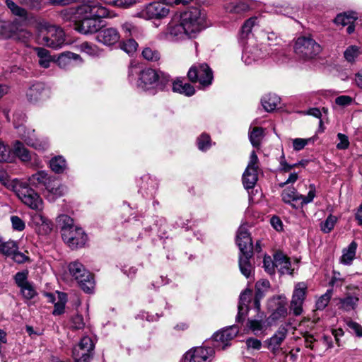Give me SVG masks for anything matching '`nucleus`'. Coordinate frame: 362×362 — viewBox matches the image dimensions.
I'll use <instances>...</instances> for the list:
<instances>
[{
    "mask_svg": "<svg viewBox=\"0 0 362 362\" xmlns=\"http://www.w3.org/2000/svg\"><path fill=\"white\" fill-rule=\"evenodd\" d=\"M112 16L106 7L92 1V35L97 42L107 46L115 45L120 39L116 28H105L106 22L104 18Z\"/></svg>",
    "mask_w": 362,
    "mask_h": 362,
    "instance_id": "f257e3e1",
    "label": "nucleus"
},
{
    "mask_svg": "<svg viewBox=\"0 0 362 362\" xmlns=\"http://www.w3.org/2000/svg\"><path fill=\"white\" fill-rule=\"evenodd\" d=\"M10 186L24 204L34 210L42 209V199L34 189L28 186V184L15 179L12 180Z\"/></svg>",
    "mask_w": 362,
    "mask_h": 362,
    "instance_id": "f03ea898",
    "label": "nucleus"
},
{
    "mask_svg": "<svg viewBox=\"0 0 362 362\" xmlns=\"http://www.w3.org/2000/svg\"><path fill=\"white\" fill-rule=\"evenodd\" d=\"M179 19L189 34V38L194 37L202 30L204 21L201 10L197 7H191L181 13Z\"/></svg>",
    "mask_w": 362,
    "mask_h": 362,
    "instance_id": "7ed1b4c3",
    "label": "nucleus"
},
{
    "mask_svg": "<svg viewBox=\"0 0 362 362\" xmlns=\"http://www.w3.org/2000/svg\"><path fill=\"white\" fill-rule=\"evenodd\" d=\"M295 53L304 59H312L321 52L320 45L310 36H301L297 38Z\"/></svg>",
    "mask_w": 362,
    "mask_h": 362,
    "instance_id": "20e7f679",
    "label": "nucleus"
},
{
    "mask_svg": "<svg viewBox=\"0 0 362 362\" xmlns=\"http://www.w3.org/2000/svg\"><path fill=\"white\" fill-rule=\"evenodd\" d=\"M187 78L192 83H199L201 87L209 86L213 81V71L207 64H199L192 66Z\"/></svg>",
    "mask_w": 362,
    "mask_h": 362,
    "instance_id": "39448f33",
    "label": "nucleus"
},
{
    "mask_svg": "<svg viewBox=\"0 0 362 362\" xmlns=\"http://www.w3.org/2000/svg\"><path fill=\"white\" fill-rule=\"evenodd\" d=\"M68 268L69 274L76 280L79 288L85 293H90V272L77 261L71 262Z\"/></svg>",
    "mask_w": 362,
    "mask_h": 362,
    "instance_id": "423d86ee",
    "label": "nucleus"
},
{
    "mask_svg": "<svg viewBox=\"0 0 362 362\" xmlns=\"http://www.w3.org/2000/svg\"><path fill=\"white\" fill-rule=\"evenodd\" d=\"M169 12V6L161 2H151L144 6L135 16L144 20H159L165 18Z\"/></svg>",
    "mask_w": 362,
    "mask_h": 362,
    "instance_id": "0eeeda50",
    "label": "nucleus"
},
{
    "mask_svg": "<svg viewBox=\"0 0 362 362\" xmlns=\"http://www.w3.org/2000/svg\"><path fill=\"white\" fill-rule=\"evenodd\" d=\"M308 293V286L305 282H298L295 286L290 302V310L295 316L303 313V304Z\"/></svg>",
    "mask_w": 362,
    "mask_h": 362,
    "instance_id": "6e6552de",
    "label": "nucleus"
},
{
    "mask_svg": "<svg viewBox=\"0 0 362 362\" xmlns=\"http://www.w3.org/2000/svg\"><path fill=\"white\" fill-rule=\"evenodd\" d=\"M74 29L81 34H88L90 30V5L87 4L77 7Z\"/></svg>",
    "mask_w": 362,
    "mask_h": 362,
    "instance_id": "1a4fd4ad",
    "label": "nucleus"
},
{
    "mask_svg": "<svg viewBox=\"0 0 362 362\" xmlns=\"http://www.w3.org/2000/svg\"><path fill=\"white\" fill-rule=\"evenodd\" d=\"M239 328L236 325L229 326L216 332L212 337L214 346L225 349L230 345V341L237 336Z\"/></svg>",
    "mask_w": 362,
    "mask_h": 362,
    "instance_id": "9d476101",
    "label": "nucleus"
},
{
    "mask_svg": "<svg viewBox=\"0 0 362 362\" xmlns=\"http://www.w3.org/2000/svg\"><path fill=\"white\" fill-rule=\"evenodd\" d=\"M281 197L284 202L291 204L293 207L296 208V206L291 204L292 202L301 200V205L307 204L313 202L315 197V187L314 185H310V189L307 196L300 194L294 188H289L283 191Z\"/></svg>",
    "mask_w": 362,
    "mask_h": 362,
    "instance_id": "9b49d317",
    "label": "nucleus"
},
{
    "mask_svg": "<svg viewBox=\"0 0 362 362\" xmlns=\"http://www.w3.org/2000/svg\"><path fill=\"white\" fill-rule=\"evenodd\" d=\"M158 80V72L150 68L144 69L139 72L136 83L137 87L144 91L155 93L156 84Z\"/></svg>",
    "mask_w": 362,
    "mask_h": 362,
    "instance_id": "f8f14e48",
    "label": "nucleus"
},
{
    "mask_svg": "<svg viewBox=\"0 0 362 362\" xmlns=\"http://www.w3.org/2000/svg\"><path fill=\"white\" fill-rule=\"evenodd\" d=\"M62 237L64 242L71 249L83 247L88 240V235L80 227H76L70 231L65 230Z\"/></svg>",
    "mask_w": 362,
    "mask_h": 362,
    "instance_id": "ddd939ff",
    "label": "nucleus"
},
{
    "mask_svg": "<svg viewBox=\"0 0 362 362\" xmlns=\"http://www.w3.org/2000/svg\"><path fill=\"white\" fill-rule=\"evenodd\" d=\"M18 134L21 138L30 146L37 150H45L49 146L46 139L37 138L34 129H26L25 127H18Z\"/></svg>",
    "mask_w": 362,
    "mask_h": 362,
    "instance_id": "4468645a",
    "label": "nucleus"
},
{
    "mask_svg": "<svg viewBox=\"0 0 362 362\" xmlns=\"http://www.w3.org/2000/svg\"><path fill=\"white\" fill-rule=\"evenodd\" d=\"M214 354V350L211 347H195L185 354L184 362H209Z\"/></svg>",
    "mask_w": 362,
    "mask_h": 362,
    "instance_id": "2eb2a0df",
    "label": "nucleus"
},
{
    "mask_svg": "<svg viewBox=\"0 0 362 362\" xmlns=\"http://www.w3.org/2000/svg\"><path fill=\"white\" fill-rule=\"evenodd\" d=\"M42 41L47 46L54 49H59L69 44L66 42L64 30L59 27L49 28L47 35L43 37Z\"/></svg>",
    "mask_w": 362,
    "mask_h": 362,
    "instance_id": "dca6fc26",
    "label": "nucleus"
},
{
    "mask_svg": "<svg viewBox=\"0 0 362 362\" xmlns=\"http://www.w3.org/2000/svg\"><path fill=\"white\" fill-rule=\"evenodd\" d=\"M72 356L76 362H89L90 357V337L84 336L73 348Z\"/></svg>",
    "mask_w": 362,
    "mask_h": 362,
    "instance_id": "f3484780",
    "label": "nucleus"
},
{
    "mask_svg": "<svg viewBox=\"0 0 362 362\" xmlns=\"http://www.w3.org/2000/svg\"><path fill=\"white\" fill-rule=\"evenodd\" d=\"M236 243L239 247L240 254H245L247 250L253 254V244L250 233L245 226H240L237 232Z\"/></svg>",
    "mask_w": 362,
    "mask_h": 362,
    "instance_id": "a211bd4d",
    "label": "nucleus"
},
{
    "mask_svg": "<svg viewBox=\"0 0 362 362\" xmlns=\"http://www.w3.org/2000/svg\"><path fill=\"white\" fill-rule=\"evenodd\" d=\"M274 318L285 317L287 314L286 300L284 296H274L268 303Z\"/></svg>",
    "mask_w": 362,
    "mask_h": 362,
    "instance_id": "6ab92c4d",
    "label": "nucleus"
},
{
    "mask_svg": "<svg viewBox=\"0 0 362 362\" xmlns=\"http://www.w3.org/2000/svg\"><path fill=\"white\" fill-rule=\"evenodd\" d=\"M168 35L174 41L189 37V34L187 32V30L180 20L177 22L173 21L168 24Z\"/></svg>",
    "mask_w": 362,
    "mask_h": 362,
    "instance_id": "aec40b11",
    "label": "nucleus"
},
{
    "mask_svg": "<svg viewBox=\"0 0 362 362\" xmlns=\"http://www.w3.org/2000/svg\"><path fill=\"white\" fill-rule=\"evenodd\" d=\"M266 56L264 52L258 46H247L243 53L242 59L245 64L250 65Z\"/></svg>",
    "mask_w": 362,
    "mask_h": 362,
    "instance_id": "412c9836",
    "label": "nucleus"
},
{
    "mask_svg": "<svg viewBox=\"0 0 362 362\" xmlns=\"http://www.w3.org/2000/svg\"><path fill=\"white\" fill-rule=\"evenodd\" d=\"M48 90L42 83H35L27 90L26 96L30 102L34 103L45 98Z\"/></svg>",
    "mask_w": 362,
    "mask_h": 362,
    "instance_id": "4be33fe9",
    "label": "nucleus"
},
{
    "mask_svg": "<svg viewBox=\"0 0 362 362\" xmlns=\"http://www.w3.org/2000/svg\"><path fill=\"white\" fill-rule=\"evenodd\" d=\"M45 189L47 191V198L54 201L55 199L63 196L66 189V187L61 185L58 181L50 179L49 182L47 184Z\"/></svg>",
    "mask_w": 362,
    "mask_h": 362,
    "instance_id": "5701e85b",
    "label": "nucleus"
},
{
    "mask_svg": "<svg viewBox=\"0 0 362 362\" xmlns=\"http://www.w3.org/2000/svg\"><path fill=\"white\" fill-rule=\"evenodd\" d=\"M224 9L230 14L242 15L249 11L250 6L243 1L232 0L225 4Z\"/></svg>",
    "mask_w": 362,
    "mask_h": 362,
    "instance_id": "b1692460",
    "label": "nucleus"
},
{
    "mask_svg": "<svg viewBox=\"0 0 362 362\" xmlns=\"http://www.w3.org/2000/svg\"><path fill=\"white\" fill-rule=\"evenodd\" d=\"M253 254H251L250 250H247L245 254L239 255V268L243 275L249 278L254 271V268L250 262V259Z\"/></svg>",
    "mask_w": 362,
    "mask_h": 362,
    "instance_id": "393cba45",
    "label": "nucleus"
},
{
    "mask_svg": "<svg viewBox=\"0 0 362 362\" xmlns=\"http://www.w3.org/2000/svg\"><path fill=\"white\" fill-rule=\"evenodd\" d=\"M274 259L276 260V269L281 274H292L291 261L283 252H276L274 254Z\"/></svg>",
    "mask_w": 362,
    "mask_h": 362,
    "instance_id": "a878e982",
    "label": "nucleus"
},
{
    "mask_svg": "<svg viewBox=\"0 0 362 362\" xmlns=\"http://www.w3.org/2000/svg\"><path fill=\"white\" fill-rule=\"evenodd\" d=\"M288 333V329L285 326H281L275 334L269 339L268 346L273 353H275L280 345L285 339Z\"/></svg>",
    "mask_w": 362,
    "mask_h": 362,
    "instance_id": "bb28decb",
    "label": "nucleus"
},
{
    "mask_svg": "<svg viewBox=\"0 0 362 362\" xmlns=\"http://www.w3.org/2000/svg\"><path fill=\"white\" fill-rule=\"evenodd\" d=\"M356 18L354 13H339L334 18V23L343 27L347 25L346 32L349 34H351L354 31V23Z\"/></svg>",
    "mask_w": 362,
    "mask_h": 362,
    "instance_id": "cd10ccee",
    "label": "nucleus"
},
{
    "mask_svg": "<svg viewBox=\"0 0 362 362\" xmlns=\"http://www.w3.org/2000/svg\"><path fill=\"white\" fill-rule=\"evenodd\" d=\"M251 291L245 290L242 292L239 297L238 312L236 316V322H240L243 321V316L247 312L248 303L250 301Z\"/></svg>",
    "mask_w": 362,
    "mask_h": 362,
    "instance_id": "c85d7f7f",
    "label": "nucleus"
},
{
    "mask_svg": "<svg viewBox=\"0 0 362 362\" xmlns=\"http://www.w3.org/2000/svg\"><path fill=\"white\" fill-rule=\"evenodd\" d=\"M73 61L82 62V59L79 54L71 52H65L58 57L57 63L60 68L67 69L72 65Z\"/></svg>",
    "mask_w": 362,
    "mask_h": 362,
    "instance_id": "c756f323",
    "label": "nucleus"
},
{
    "mask_svg": "<svg viewBox=\"0 0 362 362\" xmlns=\"http://www.w3.org/2000/svg\"><path fill=\"white\" fill-rule=\"evenodd\" d=\"M173 90L175 93L184 94L186 96H192L195 93L193 86L184 82V80L180 78H177L173 82Z\"/></svg>",
    "mask_w": 362,
    "mask_h": 362,
    "instance_id": "7c9ffc66",
    "label": "nucleus"
},
{
    "mask_svg": "<svg viewBox=\"0 0 362 362\" xmlns=\"http://www.w3.org/2000/svg\"><path fill=\"white\" fill-rule=\"evenodd\" d=\"M257 169L246 168L243 175V184L245 189H252L257 181Z\"/></svg>",
    "mask_w": 362,
    "mask_h": 362,
    "instance_id": "2f4dec72",
    "label": "nucleus"
},
{
    "mask_svg": "<svg viewBox=\"0 0 362 362\" xmlns=\"http://www.w3.org/2000/svg\"><path fill=\"white\" fill-rule=\"evenodd\" d=\"M34 221L39 226L37 233L40 235H47L50 233L53 229V223L47 218L40 214H37L34 217Z\"/></svg>",
    "mask_w": 362,
    "mask_h": 362,
    "instance_id": "473e14b6",
    "label": "nucleus"
},
{
    "mask_svg": "<svg viewBox=\"0 0 362 362\" xmlns=\"http://www.w3.org/2000/svg\"><path fill=\"white\" fill-rule=\"evenodd\" d=\"M51 177L48 176L45 171L40 170L29 177L28 182L30 185L36 187L39 186L46 187Z\"/></svg>",
    "mask_w": 362,
    "mask_h": 362,
    "instance_id": "72a5a7b5",
    "label": "nucleus"
},
{
    "mask_svg": "<svg viewBox=\"0 0 362 362\" xmlns=\"http://www.w3.org/2000/svg\"><path fill=\"white\" fill-rule=\"evenodd\" d=\"M358 300V297L348 295L345 298H339L338 307L339 309L346 312L355 310L357 307Z\"/></svg>",
    "mask_w": 362,
    "mask_h": 362,
    "instance_id": "f704fd0d",
    "label": "nucleus"
},
{
    "mask_svg": "<svg viewBox=\"0 0 362 362\" xmlns=\"http://www.w3.org/2000/svg\"><path fill=\"white\" fill-rule=\"evenodd\" d=\"M280 98L276 94H268L262 99V105L267 112H272L276 109L280 103Z\"/></svg>",
    "mask_w": 362,
    "mask_h": 362,
    "instance_id": "c9c22d12",
    "label": "nucleus"
},
{
    "mask_svg": "<svg viewBox=\"0 0 362 362\" xmlns=\"http://www.w3.org/2000/svg\"><path fill=\"white\" fill-rule=\"evenodd\" d=\"M357 244L356 242H351L347 248L343 250V254L341 257V262L344 264H351L356 256Z\"/></svg>",
    "mask_w": 362,
    "mask_h": 362,
    "instance_id": "e433bc0d",
    "label": "nucleus"
},
{
    "mask_svg": "<svg viewBox=\"0 0 362 362\" xmlns=\"http://www.w3.org/2000/svg\"><path fill=\"white\" fill-rule=\"evenodd\" d=\"M56 221L61 229L62 235L64 233L65 230H67L70 231L76 227L74 224V220L66 214H61L58 216Z\"/></svg>",
    "mask_w": 362,
    "mask_h": 362,
    "instance_id": "4c0bfd02",
    "label": "nucleus"
},
{
    "mask_svg": "<svg viewBox=\"0 0 362 362\" xmlns=\"http://www.w3.org/2000/svg\"><path fill=\"white\" fill-rule=\"evenodd\" d=\"M18 250V244L13 240L5 241L0 238V252L6 256H11Z\"/></svg>",
    "mask_w": 362,
    "mask_h": 362,
    "instance_id": "58836bf2",
    "label": "nucleus"
},
{
    "mask_svg": "<svg viewBox=\"0 0 362 362\" xmlns=\"http://www.w3.org/2000/svg\"><path fill=\"white\" fill-rule=\"evenodd\" d=\"M264 137V130L262 127H254L249 133V139L254 148H259Z\"/></svg>",
    "mask_w": 362,
    "mask_h": 362,
    "instance_id": "ea45409f",
    "label": "nucleus"
},
{
    "mask_svg": "<svg viewBox=\"0 0 362 362\" xmlns=\"http://www.w3.org/2000/svg\"><path fill=\"white\" fill-rule=\"evenodd\" d=\"M35 50L39 57V64L43 68L49 67L52 59L49 51L42 47H37Z\"/></svg>",
    "mask_w": 362,
    "mask_h": 362,
    "instance_id": "a19ab883",
    "label": "nucleus"
},
{
    "mask_svg": "<svg viewBox=\"0 0 362 362\" xmlns=\"http://www.w3.org/2000/svg\"><path fill=\"white\" fill-rule=\"evenodd\" d=\"M13 151L15 154L23 162H26L30 160V152L26 149L23 144L20 141H16Z\"/></svg>",
    "mask_w": 362,
    "mask_h": 362,
    "instance_id": "79ce46f5",
    "label": "nucleus"
},
{
    "mask_svg": "<svg viewBox=\"0 0 362 362\" xmlns=\"http://www.w3.org/2000/svg\"><path fill=\"white\" fill-rule=\"evenodd\" d=\"M50 168L56 173H62L66 168L65 159L62 156H57L50 160Z\"/></svg>",
    "mask_w": 362,
    "mask_h": 362,
    "instance_id": "37998d69",
    "label": "nucleus"
},
{
    "mask_svg": "<svg viewBox=\"0 0 362 362\" xmlns=\"http://www.w3.org/2000/svg\"><path fill=\"white\" fill-rule=\"evenodd\" d=\"M338 218L337 216L329 214L326 220L324 221H322L320 224V230L324 233H330L332 229L334 228Z\"/></svg>",
    "mask_w": 362,
    "mask_h": 362,
    "instance_id": "c03bdc74",
    "label": "nucleus"
},
{
    "mask_svg": "<svg viewBox=\"0 0 362 362\" xmlns=\"http://www.w3.org/2000/svg\"><path fill=\"white\" fill-rule=\"evenodd\" d=\"M143 57L149 62H157L160 59V52L152 47H146L142 51Z\"/></svg>",
    "mask_w": 362,
    "mask_h": 362,
    "instance_id": "a18cd8bd",
    "label": "nucleus"
},
{
    "mask_svg": "<svg viewBox=\"0 0 362 362\" xmlns=\"http://www.w3.org/2000/svg\"><path fill=\"white\" fill-rule=\"evenodd\" d=\"M359 47L356 45L349 46L344 52V57L349 62L353 63L360 54Z\"/></svg>",
    "mask_w": 362,
    "mask_h": 362,
    "instance_id": "49530a36",
    "label": "nucleus"
},
{
    "mask_svg": "<svg viewBox=\"0 0 362 362\" xmlns=\"http://www.w3.org/2000/svg\"><path fill=\"white\" fill-rule=\"evenodd\" d=\"M5 4L13 15L23 18L26 17L27 11L18 6L13 1L6 0Z\"/></svg>",
    "mask_w": 362,
    "mask_h": 362,
    "instance_id": "de8ad7c7",
    "label": "nucleus"
},
{
    "mask_svg": "<svg viewBox=\"0 0 362 362\" xmlns=\"http://www.w3.org/2000/svg\"><path fill=\"white\" fill-rule=\"evenodd\" d=\"M120 48L128 54H134L138 47V43L133 38L123 41L119 45Z\"/></svg>",
    "mask_w": 362,
    "mask_h": 362,
    "instance_id": "09e8293b",
    "label": "nucleus"
},
{
    "mask_svg": "<svg viewBox=\"0 0 362 362\" xmlns=\"http://www.w3.org/2000/svg\"><path fill=\"white\" fill-rule=\"evenodd\" d=\"M263 267L267 273L269 275H273L276 272V264L274 257L273 259L269 256L265 255L263 259Z\"/></svg>",
    "mask_w": 362,
    "mask_h": 362,
    "instance_id": "8fccbe9b",
    "label": "nucleus"
},
{
    "mask_svg": "<svg viewBox=\"0 0 362 362\" xmlns=\"http://www.w3.org/2000/svg\"><path fill=\"white\" fill-rule=\"evenodd\" d=\"M59 300L54 304V309L52 312L54 315H59L64 311L66 301V295L64 293H58Z\"/></svg>",
    "mask_w": 362,
    "mask_h": 362,
    "instance_id": "3c124183",
    "label": "nucleus"
},
{
    "mask_svg": "<svg viewBox=\"0 0 362 362\" xmlns=\"http://www.w3.org/2000/svg\"><path fill=\"white\" fill-rule=\"evenodd\" d=\"M332 291L327 290V292L322 295L320 298L317 300L315 307L317 310H322L328 305L332 298Z\"/></svg>",
    "mask_w": 362,
    "mask_h": 362,
    "instance_id": "603ef678",
    "label": "nucleus"
},
{
    "mask_svg": "<svg viewBox=\"0 0 362 362\" xmlns=\"http://www.w3.org/2000/svg\"><path fill=\"white\" fill-rule=\"evenodd\" d=\"M211 139L208 134H202L197 139V146L199 150L204 151L209 148L211 146Z\"/></svg>",
    "mask_w": 362,
    "mask_h": 362,
    "instance_id": "864d4df0",
    "label": "nucleus"
},
{
    "mask_svg": "<svg viewBox=\"0 0 362 362\" xmlns=\"http://www.w3.org/2000/svg\"><path fill=\"white\" fill-rule=\"evenodd\" d=\"M122 29L124 33L129 36L136 37L139 33V29L132 23L125 22L122 25Z\"/></svg>",
    "mask_w": 362,
    "mask_h": 362,
    "instance_id": "5fc2aeb1",
    "label": "nucleus"
},
{
    "mask_svg": "<svg viewBox=\"0 0 362 362\" xmlns=\"http://www.w3.org/2000/svg\"><path fill=\"white\" fill-rule=\"evenodd\" d=\"M76 12L77 8H66L61 11L60 16L64 21H74L75 22V16H76Z\"/></svg>",
    "mask_w": 362,
    "mask_h": 362,
    "instance_id": "6e6d98bb",
    "label": "nucleus"
},
{
    "mask_svg": "<svg viewBox=\"0 0 362 362\" xmlns=\"http://www.w3.org/2000/svg\"><path fill=\"white\" fill-rule=\"evenodd\" d=\"M170 81V76L163 72H158V80L156 84V88L163 90L166 85Z\"/></svg>",
    "mask_w": 362,
    "mask_h": 362,
    "instance_id": "4d7b16f0",
    "label": "nucleus"
},
{
    "mask_svg": "<svg viewBox=\"0 0 362 362\" xmlns=\"http://www.w3.org/2000/svg\"><path fill=\"white\" fill-rule=\"evenodd\" d=\"M257 18H250L247 19L242 26V34L247 37L252 31V28L255 25Z\"/></svg>",
    "mask_w": 362,
    "mask_h": 362,
    "instance_id": "13d9d810",
    "label": "nucleus"
},
{
    "mask_svg": "<svg viewBox=\"0 0 362 362\" xmlns=\"http://www.w3.org/2000/svg\"><path fill=\"white\" fill-rule=\"evenodd\" d=\"M27 279H28V272L27 271L18 272L16 274V275L14 276L15 281L19 287L23 286L24 285L29 283L27 281Z\"/></svg>",
    "mask_w": 362,
    "mask_h": 362,
    "instance_id": "bf43d9fd",
    "label": "nucleus"
},
{
    "mask_svg": "<svg viewBox=\"0 0 362 362\" xmlns=\"http://www.w3.org/2000/svg\"><path fill=\"white\" fill-rule=\"evenodd\" d=\"M23 296L27 299L33 298L35 295V291L30 283L20 287Z\"/></svg>",
    "mask_w": 362,
    "mask_h": 362,
    "instance_id": "052dcab7",
    "label": "nucleus"
},
{
    "mask_svg": "<svg viewBox=\"0 0 362 362\" xmlns=\"http://www.w3.org/2000/svg\"><path fill=\"white\" fill-rule=\"evenodd\" d=\"M12 227L14 230L22 231L24 230L25 225L24 221L17 216H12L11 217Z\"/></svg>",
    "mask_w": 362,
    "mask_h": 362,
    "instance_id": "680f3d73",
    "label": "nucleus"
},
{
    "mask_svg": "<svg viewBox=\"0 0 362 362\" xmlns=\"http://www.w3.org/2000/svg\"><path fill=\"white\" fill-rule=\"evenodd\" d=\"M311 138L309 139H300L297 138L293 140V147L295 151L302 150L310 141Z\"/></svg>",
    "mask_w": 362,
    "mask_h": 362,
    "instance_id": "e2e57ef3",
    "label": "nucleus"
},
{
    "mask_svg": "<svg viewBox=\"0 0 362 362\" xmlns=\"http://www.w3.org/2000/svg\"><path fill=\"white\" fill-rule=\"evenodd\" d=\"M264 322L258 320H248L247 325L252 332H256L263 329Z\"/></svg>",
    "mask_w": 362,
    "mask_h": 362,
    "instance_id": "0e129e2a",
    "label": "nucleus"
},
{
    "mask_svg": "<svg viewBox=\"0 0 362 362\" xmlns=\"http://www.w3.org/2000/svg\"><path fill=\"white\" fill-rule=\"evenodd\" d=\"M337 137L340 141L337 144V148L340 150H344L348 148V147L349 146L348 136L344 134L339 133L337 134Z\"/></svg>",
    "mask_w": 362,
    "mask_h": 362,
    "instance_id": "69168bd1",
    "label": "nucleus"
},
{
    "mask_svg": "<svg viewBox=\"0 0 362 362\" xmlns=\"http://www.w3.org/2000/svg\"><path fill=\"white\" fill-rule=\"evenodd\" d=\"M346 325L357 337H362V326L361 325L352 320H349Z\"/></svg>",
    "mask_w": 362,
    "mask_h": 362,
    "instance_id": "338daca9",
    "label": "nucleus"
},
{
    "mask_svg": "<svg viewBox=\"0 0 362 362\" xmlns=\"http://www.w3.org/2000/svg\"><path fill=\"white\" fill-rule=\"evenodd\" d=\"M10 151L9 148L0 141V162H6L9 160Z\"/></svg>",
    "mask_w": 362,
    "mask_h": 362,
    "instance_id": "774afa93",
    "label": "nucleus"
}]
</instances>
